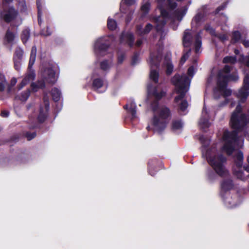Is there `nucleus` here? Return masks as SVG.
Wrapping results in <instances>:
<instances>
[{
  "mask_svg": "<svg viewBox=\"0 0 249 249\" xmlns=\"http://www.w3.org/2000/svg\"><path fill=\"white\" fill-rule=\"evenodd\" d=\"M9 112L7 111H2L1 112V116L3 117H8V115H9Z\"/></svg>",
  "mask_w": 249,
  "mask_h": 249,
  "instance_id": "603ef678",
  "label": "nucleus"
},
{
  "mask_svg": "<svg viewBox=\"0 0 249 249\" xmlns=\"http://www.w3.org/2000/svg\"><path fill=\"white\" fill-rule=\"evenodd\" d=\"M44 107L41 106L39 108L37 120L40 123L43 122L46 118L47 113L49 109V102L47 97L44 98Z\"/></svg>",
  "mask_w": 249,
  "mask_h": 249,
  "instance_id": "ddd939ff",
  "label": "nucleus"
},
{
  "mask_svg": "<svg viewBox=\"0 0 249 249\" xmlns=\"http://www.w3.org/2000/svg\"><path fill=\"white\" fill-rule=\"evenodd\" d=\"M183 127V123L181 121H174L172 123V129L174 131L180 130Z\"/></svg>",
  "mask_w": 249,
  "mask_h": 249,
  "instance_id": "c756f323",
  "label": "nucleus"
},
{
  "mask_svg": "<svg viewBox=\"0 0 249 249\" xmlns=\"http://www.w3.org/2000/svg\"><path fill=\"white\" fill-rule=\"evenodd\" d=\"M205 30L208 32L210 34H211L212 35H215V30L214 29H213L210 24H207L205 25L204 27Z\"/></svg>",
  "mask_w": 249,
  "mask_h": 249,
  "instance_id": "a19ab883",
  "label": "nucleus"
},
{
  "mask_svg": "<svg viewBox=\"0 0 249 249\" xmlns=\"http://www.w3.org/2000/svg\"><path fill=\"white\" fill-rule=\"evenodd\" d=\"M234 177L236 176L238 178H239L240 179H242L243 178V172H242L239 171V172H235L234 171Z\"/></svg>",
  "mask_w": 249,
  "mask_h": 249,
  "instance_id": "de8ad7c7",
  "label": "nucleus"
},
{
  "mask_svg": "<svg viewBox=\"0 0 249 249\" xmlns=\"http://www.w3.org/2000/svg\"><path fill=\"white\" fill-rule=\"evenodd\" d=\"M8 86V83L3 74H0V91H2Z\"/></svg>",
  "mask_w": 249,
  "mask_h": 249,
  "instance_id": "7c9ffc66",
  "label": "nucleus"
},
{
  "mask_svg": "<svg viewBox=\"0 0 249 249\" xmlns=\"http://www.w3.org/2000/svg\"><path fill=\"white\" fill-rule=\"evenodd\" d=\"M224 63H230L231 64L233 63V56H226L224 58L223 60Z\"/></svg>",
  "mask_w": 249,
  "mask_h": 249,
  "instance_id": "c03bdc74",
  "label": "nucleus"
},
{
  "mask_svg": "<svg viewBox=\"0 0 249 249\" xmlns=\"http://www.w3.org/2000/svg\"><path fill=\"white\" fill-rule=\"evenodd\" d=\"M21 19H20L19 23V24H20L21 23Z\"/></svg>",
  "mask_w": 249,
  "mask_h": 249,
  "instance_id": "338daca9",
  "label": "nucleus"
},
{
  "mask_svg": "<svg viewBox=\"0 0 249 249\" xmlns=\"http://www.w3.org/2000/svg\"><path fill=\"white\" fill-rule=\"evenodd\" d=\"M202 32L200 31L196 36H195V52L196 53L200 52V50L202 45V41H201V35L202 34Z\"/></svg>",
  "mask_w": 249,
  "mask_h": 249,
  "instance_id": "4be33fe9",
  "label": "nucleus"
},
{
  "mask_svg": "<svg viewBox=\"0 0 249 249\" xmlns=\"http://www.w3.org/2000/svg\"><path fill=\"white\" fill-rule=\"evenodd\" d=\"M241 41L242 44L246 48L249 47V40L241 39V34L238 31H234V42Z\"/></svg>",
  "mask_w": 249,
  "mask_h": 249,
  "instance_id": "393cba45",
  "label": "nucleus"
},
{
  "mask_svg": "<svg viewBox=\"0 0 249 249\" xmlns=\"http://www.w3.org/2000/svg\"><path fill=\"white\" fill-rule=\"evenodd\" d=\"M208 113L206 110V107L204 105L201 117L199 122V125L201 128L205 129L210 126V124L208 122Z\"/></svg>",
  "mask_w": 249,
  "mask_h": 249,
  "instance_id": "f3484780",
  "label": "nucleus"
},
{
  "mask_svg": "<svg viewBox=\"0 0 249 249\" xmlns=\"http://www.w3.org/2000/svg\"><path fill=\"white\" fill-rule=\"evenodd\" d=\"M147 129L148 130H150V126H148L147 127Z\"/></svg>",
  "mask_w": 249,
  "mask_h": 249,
  "instance_id": "0e129e2a",
  "label": "nucleus"
},
{
  "mask_svg": "<svg viewBox=\"0 0 249 249\" xmlns=\"http://www.w3.org/2000/svg\"><path fill=\"white\" fill-rule=\"evenodd\" d=\"M15 37V35L8 30L5 35V40L8 43H12L14 40Z\"/></svg>",
  "mask_w": 249,
  "mask_h": 249,
  "instance_id": "2f4dec72",
  "label": "nucleus"
},
{
  "mask_svg": "<svg viewBox=\"0 0 249 249\" xmlns=\"http://www.w3.org/2000/svg\"><path fill=\"white\" fill-rule=\"evenodd\" d=\"M247 161H248V163L249 164V156L247 158Z\"/></svg>",
  "mask_w": 249,
  "mask_h": 249,
  "instance_id": "052dcab7",
  "label": "nucleus"
},
{
  "mask_svg": "<svg viewBox=\"0 0 249 249\" xmlns=\"http://www.w3.org/2000/svg\"><path fill=\"white\" fill-rule=\"evenodd\" d=\"M157 162V161L156 160H150L148 161L149 173L150 175H151L152 176H153L155 175V172L152 171L150 169V168H151V166L155 164Z\"/></svg>",
  "mask_w": 249,
  "mask_h": 249,
  "instance_id": "ea45409f",
  "label": "nucleus"
},
{
  "mask_svg": "<svg viewBox=\"0 0 249 249\" xmlns=\"http://www.w3.org/2000/svg\"><path fill=\"white\" fill-rule=\"evenodd\" d=\"M13 0H3V1L6 3H9L13 1Z\"/></svg>",
  "mask_w": 249,
  "mask_h": 249,
  "instance_id": "4d7b16f0",
  "label": "nucleus"
},
{
  "mask_svg": "<svg viewBox=\"0 0 249 249\" xmlns=\"http://www.w3.org/2000/svg\"><path fill=\"white\" fill-rule=\"evenodd\" d=\"M224 142L222 151L225 152L228 155H231L233 152V131L229 132L225 131L223 137Z\"/></svg>",
  "mask_w": 249,
  "mask_h": 249,
  "instance_id": "1a4fd4ad",
  "label": "nucleus"
},
{
  "mask_svg": "<svg viewBox=\"0 0 249 249\" xmlns=\"http://www.w3.org/2000/svg\"><path fill=\"white\" fill-rule=\"evenodd\" d=\"M234 81H236V80H237L238 79V76H236L235 74H234Z\"/></svg>",
  "mask_w": 249,
  "mask_h": 249,
  "instance_id": "13d9d810",
  "label": "nucleus"
},
{
  "mask_svg": "<svg viewBox=\"0 0 249 249\" xmlns=\"http://www.w3.org/2000/svg\"><path fill=\"white\" fill-rule=\"evenodd\" d=\"M23 54V51L20 47H17L16 49L15 52L13 56V61L14 63V67L17 71H19L21 67V63Z\"/></svg>",
  "mask_w": 249,
  "mask_h": 249,
  "instance_id": "4468645a",
  "label": "nucleus"
},
{
  "mask_svg": "<svg viewBox=\"0 0 249 249\" xmlns=\"http://www.w3.org/2000/svg\"><path fill=\"white\" fill-rule=\"evenodd\" d=\"M124 108L128 109V111L131 114L132 119H134L137 117L136 105L134 102H132L129 105H126L124 106Z\"/></svg>",
  "mask_w": 249,
  "mask_h": 249,
  "instance_id": "5701e85b",
  "label": "nucleus"
},
{
  "mask_svg": "<svg viewBox=\"0 0 249 249\" xmlns=\"http://www.w3.org/2000/svg\"><path fill=\"white\" fill-rule=\"evenodd\" d=\"M52 95L55 102L59 101L61 97V92L57 88H54L52 90Z\"/></svg>",
  "mask_w": 249,
  "mask_h": 249,
  "instance_id": "bb28decb",
  "label": "nucleus"
},
{
  "mask_svg": "<svg viewBox=\"0 0 249 249\" xmlns=\"http://www.w3.org/2000/svg\"><path fill=\"white\" fill-rule=\"evenodd\" d=\"M92 88L98 92H103L107 89L103 79L96 76L94 73L92 76Z\"/></svg>",
  "mask_w": 249,
  "mask_h": 249,
  "instance_id": "f8f14e48",
  "label": "nucleus"
},
{
  "mask_svg": "<svg viewBox=\"0 0 249 249\" xmlns=\"http://www.w3.org/2000/svg\"><path fill=\"white\" fill-rule=\"evenodd\" d=\"M246 36H247V33H245V34H243V36H244V37H246Z\"/></svg>",
  "mask_w": 249,
  "mask_h": 249,
  "instance_id": "69168bd1",
  "label": "nucleus"
},
{
  "mask_svg": "<svg viewBox=\"0 0 249 249\" xmlns=\"http://www.w3.org/2000/svg\"><path fill=\"white\" fill-rule=\"evenodd\" d=\"M231 67L226 65L223 69L218 72L217 87L214 90V96L215 98L217 93H220L223 95L226 100V103L229 101L226 98L231 94V90L227 89V83L232 79L230 72L231 70Z\"/></svg>",
  "mask_w": 249,
  "mask_h": 249,
  "instance_id": "39448f33",
  "label": "nucleus"
},
{
  "mask_svg": "<svg viewBox=\"0 0 249 249\" xmlns=\"http://www.w3.org/2000/svg\"><path fill=\"white\" fill-rule=\"evenodd\" d=\"M194 32L190 30H186L183 36V45L185 48H190L193 40Z\"/></svg>",
  "mask_w": 249,
  "mask_h": 249,
  "instance_id": "dca6fc26",
  "label": "nucleus"
},
{
  "mask_svg": "<svg viewBox=\"0 0 249 249\" xmlns=\"http://www.w3.org/2000/svg\"><path fill=\"white\" fill-rule=\"evenodd\" d=\"M100 66L101 69L106 71L109 68L110 65L107 61H103L101 63Z\"/></svg>",
  "mask_w": 249,
  "mask_h": 249,
  "instance_id": "79ce46f5",
  "label": "nucleus"
},
{
  "mask_svg": "<svg viewBox=\"0 0 249 249\" xmlns=\"http://www.w3.org/2000/svg\"><path fill=\"white\" fill-rule=\"evenodd\" d=\"M142 43V41L141 40H139L136 42V45L137 46H140Z\"/></svg>",
  "mask_w": 249,
  "mask_h": 249,
  "instance_id": "5fc2aeb1",
  "label": "nucleus"
},
{
  "mask_svg": "<svg viewBox=\"0 0 249 249\" xmlns=\"http://www.w3.org/2000/svg\"><path fill=\"white\" fill-rule=\"evenodd\" d=\"M31 87L33 90L36 91L38 89L44 88L45 87V83L43 81H39L37 84L33 83L31 84Z\"/></svg>",
  "mask_w": 249,
  "mask_h": 249,
  "instance_id": "f704fd0d",
  "label": "nucleus"
},
{
  "mask_svg": "<svg viewBox=\"0 0 249 249\" xmlns=\"http://www.w3.org/2000/svg\"><path fill=\"white\" fill-rule=\"evenodd\" d=\"M18 16V12L13 7H9L7 10L0 12V18L7 22L15 19Z\"/></svg>",
  "mask_w": 249,
  "mask_h": 249,
  "instance_id": "9b49d317",
  "label": "nucleus"
},
{
  "mask_svg": "<svg viewBox=\"0 0 249 249\" xmlns=\"http://www.w3.org/2000/svg\"><path fill=\"white\" fill-rule=\"evenodd\" d=\"M217 10H218V11L220 10V9H219V8H217Z\"/></svg>",
  "mask_w": 249,
  "mask_h": 249,
  "instance_id": "774afa93",
  "label": "nucleus"
},
{
  "mask_svg": "<svg viewBox=\"0 0 249 249\" xmlns=\"http://www.w3.org/2000/svg\"><path fill=\"white\" fill-rule=\"evenodd\" d=\"M150 8V4L149 2H146L142 5L141 7V11L142 12V17L146 15L149 12Z\"/></svg>",
  "mask_w": 249,
  "mask_h": 249,
  "instance_id": "72a5a7b5",
  "label": "nucleus"
},
{
  "mask_svg": "<svg viewBox=\"0 0 249 249\" xmlns=\"http://www.w3.org/2000/svg\"><path fill=\"white\" fill-rule=\"evenodd\" d=\"M30 36V30L26 28L23 30L21 35V38L23 43H26L28 40Z\"/></svg>",
  "mask_w": 249,
  "mask_h": 249,
  "instance_id": "cd10ccee",
  "label": "nucleus"
},
{
  "mask_svg": "<svg viewBox=\"0 0 249 249\" xmlns=\"http://www.w3.org/2000/svg\"><path fill=\"white\" fill-rule=\"evenodd\" d=\"M36 136V133L34 132L32 133H27L26 134V137L27 138L28 140L30 141Z\"/></svg>",
  "mask_w": 249,
  "mask_h": 249,
  "instance_id": "49530a36",
  "label": "nucleus"
},
{
  "mask_svg": "<svg viewBox=\"0 0 249 249\" xmlns=\"http://www.w3.org/2000/svg\"><path fill=\"white\" fill-rule=\"evenodd\" d=\"M30 95V90L29 89H27L25 91H23L20 95L19 96L18 98L20 100L22 101H26L29 98Z\"/></svg>",
  "mask_w": 249,
  "mask_h": 249,
  "instance_id": "c9c22d12",
  "label": "nucleus"
},
{
  "mask_svg": "<svg viewBox=\"0 0 249 249\" xmlns=\"http://www.w3.org/2000/svg\"><path fill=\"white\" fill-rule=\"evenodd\" d=\"M136 0H122L120 3V11L122 12H124V4L126 6H131L136 3Z\"/></svg>",
  "mask_w": 249,
  "mask_h": 249,
  "instance_id": "c85d7f7f",
  "label": "nucleus"
},
{
  "mask_svg": "<svg viewBox=\"0 0 249 249\" xmlns=\"http://www.w3.org/2000/svg\"><path fill=\"white\" fill-rule=\"evenodd\" d=\"M156 52H152L150 53L148 63L150 66V78L155 83L158 82L159 74V72L154 70L155 68H157L159 67V62L161 59L162 52L163 49L162 44L156 47Z\"/></svg>",
  "mask_w": 249,
  "mask_h": 249,
  "instance_id": "423d86ee",
  "label": "nucleus"
},
{
  "mask_svg": "<svg viewBox=\"0 0 249 249\" xmlns=\"http://www.w3.org/2000/svg\"><path fill=\"white\" fill-rule=\"evenodd\" d=\"M191 51V49L189 48L187 52L182 55L180 60V63L181 64H183L185 62L186 60L188 59L190 54Z\"/></svg>",
  "mask_w": 249,
  "mask_h": 249,
  "instance_id": "4c0bfd02",
  "label": "nucleus"
},
{
  "mask_svg": "<svg viewBox=\"0 0 249 249\" xmlns=\"http://www.w3.org/2000/svg\"><path fill=\"white\" fill-rule=\"evenodd\" d=\"M234 53L236 54L234 56V63L239 61L242 63H245L247 66L249 67V55L245 57L242 55H239V51L237 50H234Z\"/></svg>",
  "mask_w": 249,
  "mask_h": 249,
  "instance_id": "a211bd4d",
  "label": "nucleus"
},
{
  "mask_svg": "<svg viewBox=\"0 0 249 249\" xmlns=\"http://www.w3.org/2000/svg\"><path fill=\"white\" fill-rule=\"evenodd\" d=\"M124 54H121L120 55L118 56V63H122L124 60Z\"/></svg>",
  "mask_w": 249,
  "mask_h": 249,
  "instance_id": "8fccbe9b",
  "label": "nucleus"
},
{
  "mask_svg": "<svg viewBox=\"0 0 249 249\" xmlns=\"http://www.w3.org/2000/svg\"><path fill=\"white\" fill-rule=\"evenodd\" d=\"M126 7L125 8L124 7V13H126V12H125V9L127 8V6H126Z\"/></svg>",
  "mask_w": 249,
  "mask_h": 249,
  "instance_id": "680f3d73",
  "label": "nucleus"
},
{
  "mask_svg": "<svg viewBox=\"0 0 249 249\" xmlns=\"http://www.w3.org/2000/svg\"><path fill=\"white\" fill-rule=\"evenodd\" d=\"M133 13H134L133 11L129 12V13L128 15V18L126 19V22L128 23L130 21V20L131 19Z\"/></svg>",
  "mask_w": 249,
  "mask_h": 249,
  "instance_id": "09e8293b",
  "label": "nucleus"
},
{
  "mask_svg": "<svg viewBox=\"0 0 249 249\" xmlns=\"http://www.w3.org/2000/svg\"><path fill=\"white\" fill-rule=\"evenodd\" d=\"M165 65L166 68V74L167 75L171 74L173 71V65L171 63L170 58L167 59Z\"/></svg>",
  "mask_w": 249,
  "mask_h": 249,
  "instance_id": "473e14b6",
  "label": "nucleus"
},
{
  "mask_svg": "<svg viewBox=\"0 0 249 249\" xmlns=\"http://www.w3.org/2000/svg\"><path fill=\"white\" fill-rule=\"evenodd\" d=\"M56 67L49 65L43 70L42 75L46 82L53 84L56 82Z\"/></svg>",
  "mask_w": 249,
  "mask_h": 249,
  "instance_id": "9d476101",
  "label": "nucleus"
},
{
  "mask_svg": "<svg viewBox=\"0 0 249 249\" xmlns=\"http://www.w3.org/2000/svg\"><path fill=\"white\" fill-rule=\"evenodd\" d=\"M199 140L203 145L201 150L202 156L207 159L216 173L223 178L220 184V195L224 203L228 208H232L233 199L230 191L233 189V182L229 171L223 164L226 161V158L221 154L217 155L214 149L206 151L205 147L210 144V140L206 139L202 136L200 137Z\"/></svg>",
  "mask_w": 249,
  "mask_h": 249,
  "instance_id": "f257e3e1",
  "label": "nucleus"
},
{
  "mask_svg": "<svg viewBox=\"0 0 249 249\" xmlns=\"http://www.w3.org/2000/svg\"><path fill=\"white\" fill-rule=\"evenodd\" d=\"M126 7L125 8L124 7V13H126V12H125V9L127 8V6H126Z\"/></svg>",
  "mask_w": 249,
  "mask_h": 249,
  "instance_id": "e2e57ef3",
  "label": "nucleus"
},
{
  "mask_svg": "<svg viewBox=\"0 0 249 249\" xmlns=\"http://www.w3.org/2000/svg\"><path fill=\"white\" fill-rule=\"evenodd\" d=\"M107 27L110 30H114L117 27V23L115 20L108 18L107 20Z\"/></svg>",
  "mask_w": 249,
  "mask_h": 249,
  "instance_id": "e433bc0d",
  "label": "nucleus"
},
{
  "mask_svg": "<svg viewBox=\"0 0 249 249\" xmlns=\"http://www.w3.org/2000/svg\"><path fill=\"white\" fill-rule=\"evenodd\" d=\"M151 107L154 113L153 119L154 131L160 133L165 128L170 118V109L165 107H159L157 101L151 104Z\"/></svg>",
  "mask_w": 249,
  "mask_h": 249,
  "instance_id": "20e7f679",
  "label": "nucleus"
},
{
  "mask_svg": "<svg viewBox=\"0 0 249 249\" xmlns=\"http://www.w3.org/2000/svg\"><path fill=\"white\" fill-rule=\"evenodd\" d=\"M36 54V47L35 46L32 47L31 53H30V57L29 62V68H31L33 65L34 64Z\"/></svg>",
  "mask_w": 249,
  "mask_h": 249,
  "instance_id": "a878e982",
  "label": "nucleus"
},
{
  "mask_svg": "<svg viewBox=\"0 0 249 249\" xmlns=\"http://www.w3.org/2000/svg\"><path fill=\"white\" fill-rule=\"evenodd\" d=\"M35 78V73L34 72H31L28 73L23 79L21 82L18 85V89H22L25 85H26L30 81L34 80Z\"/></svg>",
  "mask_w": 249,
  "mask_h": 249,
  "instance_id": "6ab92c4d",
  "label": "nucleus"
},
{
  "mask_svg": "<svg viewBox=\"0 0 249 249\" xmlns=\"http://www.w3.org/2000/svg\"><path fill=\"white\" fill-rule=\"evenodd\" d=\"M112 38L111 36H103L99 38L95 42L94 50L97 56H102L106 54L108 48L109 40Z\"/></svg>",
  "mask_w": 249,
  "mask_h": 249,
  "instance_id": "0eeeda50",
  "label": "nucleus"
},
{
  "mask_svg": "<svg viewBox=\"0 0 249 249\" xmlns=\"http://www.w3.org/2000/svg\"><path fill=\"white\" fill-rule=\"evenodd\" d=\"M220 38L222 40H225L227 39V36L225 35H223L221 36H220Z\"/></svg>",
  "mask_w": 249,
  "mask_h": 249,
  "instance_id": "6e6d98bb",
  "label": "nucleus"
},
{
  "mask_svg": "<svg viewBox=\"0 0 249 249\" xmlns=\"http://www.w3.org/2000/svg\"><path fill=\"white\" fill-rule=\"evenodd\" d=\"M249 95V74H246L243 80V85L236 93L239 103H245Z\"/></svg>",
  "mask_w": 249,
  "mask_h": 249,
  "instance_id": "6e6552de",
  "label": "nucleus"
},
{
  "mask_svg": "<svg viewBox=\"0 0 249 249\" xmlns=\"http://www.w3.org/2000/svg\"><path fill=\"white\" fill-rule=\"evenodd\" d=\"M230 125L231 128L233 127V113H231L230 120Z\"/></svg>",
  "mask_w": 249,
  "mask_h": 249,
  "instance_id": "3c124183",
  "label": "nucleus"
},
{
  "mask_svg": "<svg viewBox=\"0 0 249 249\" xmlns=\"http://www.w3.org/2000/svg\"><path fill=\"white\" fill-rule=\"evenodd\" d=\"M41 34L44 36H48L51 35V32L50 31H49V29L47 27L46 29H43L41 30Z\"/></svg>",
  "mask_w": 249,
  "mask_h": 249,
  "instance_id": "a18cd8bd",
  "label": "nucleus"
},
{
  "mask_svg": "<svg viewBox=\"0 0 249 249\" xmlns=\"http://www.w3.org/2000/svg\"><path fill=\"white\" fill-rule=\"evenodd\" d=\"M126 39L130 47H131L134 41L133 35L132 33H123L121 36L120 41L123 43L124 40Z\"/></svg>",
  "mask_w": 249,
  "mask_h": 249,
  "instance_id": "aec40b11",
  "label": "nucleus"
},
{
  "mask_svg": "<svg viewBox=\"0 0 249 249\" xmlns=\"http://www.w3.org/2000/svg\"><path fill=\"white\" fill-rule=\"evenodd\" d=\"M17 79L16 78H13L11 80V84L14 86L15 85L16 83H17Z\"/></svg>",
  "mask_w": 249,
  "mask_h": 249,
  "instance_id": "864d4df0",
  "label": "nucleus"
},
{
  "mask_svg": "<svg viewBox=\"0 0 249 249\" xmlns=\"http://www.w3.org/2000/svg\"><path fill=\"white\" fill-rule=\"evenodd\" d=\"M135 59H136V58H135V57H134V58H133V61H132V64H133V65H134V64L136 63V61H135Z\"/></svg>",
  "mask_w": 249,
  "mask_h": 249,
  "instance_id": "bf43d9fd",
  "label": "nucleus"
},
{
  "mask_svg": "<svg viewBox=\"0 0 249 249\" xmlns=\"http://www.w3.org/2000/svg\"><path fill=\"white\" fill-rule=\"evenodd\" d=\"M36 4L37 6L38 9V24H40L41 23V4L40 1L37 0L36 2Z\"/></svg>",
  "mask_w": 249,
  "mask_h": 249,
  "instance_id": "58836bf2",
  "label": "nucleus"
},
{
  "mask_svg": "<svg viewBox=\"0 0 249 249\" xmlns=\"http://www.w3.org/2000/svg\"><path fill=\"white\" fill-rule=\"evenodd\" d=\"M18 7L21 12H24L26 11L27 7L24 1H22L19 3Z\"/></svg>",
  "mask_w": 249,
  "mask_h": 249,
  "instance_id": "37998d69",
  "label": "nucleus"
},
{
  "mask_svg": "<svg viewBox=\"0 0 249 249\" xmlns=\"http://www.w3.org/2000/svg\"><path fill=\"white\" fill-rule=\"evenodd\" d=\"M195 73L194 68L191 66L187 71L188 74L191 77V78L183 74L181 75L176 74L172 79V83L175 86V92L178 94L175 98V102L179 104V109L183 112L186 110L188 104L186 100L182 99L189 89L191 78Z\"/></svg>",
  "mask_w": 249,
  "mask_h": 249,
  "instance_id": "7ed1b4c3",
  "label": "nucleus"
},
{
  "mask_svg": "<svg viewBox=\"0 0 249 249\" xmlns=\"http://www.w3.org/2000/svg\"><path fill=\"white\" fill-rule=\"evenodd\" d=\"M205 19V14L203 12H199L193 18L192 24L195 23L196 25H200Z\"/></svg>",
  "mask_w": 249,
  "mask_h": 249,
  "instance_id": "412c9836",
  "label": "nucleus"
},
{
  "mask_svg": "<svg viewBox=\"0 0 249 249\" xmlns=\"http://www.w3.org/2000/svg\"><path fill=\"white\" fill-rule=\"evenodd\" d=\"M147 92L149 96H153L157 100L160 99L166 93L164 91L160 90L159 87L153 88L151 85L147 87Z\"/></svg>",
  "mask_w": 249,
  "mask_h": 249,
  "instance_id": "2eb2a0df",
  "label": "nucleus"
},
{
  "mask_svg": "<svg viewBox=\"0 0 249 249\" xmlns=\"http://www.w3.org/2000/svg\"><path fill=\"white\" fill-rule=\"evenodd\" d=\"M142 25L138 26L137 28V32L140 36H142L145 34H148L152 29V25L148 23L146 25V27L143 30H142Z\"/></svg>",
  "mask_w": 249,
  "mask_h": 249,
  "instance_id": "b1692460",
  "label": "nucleus"
},
{
  "mask_svg": "<svg viewBox=\"0 0 249 249\" xmlns=\"http://www.w3.org/2000/svg\"><path fill=\"white\" fill-rule=\"evenodd\" d=\"M239 103L234 111V162L240 167L243 164V153L239 149L244 144V138L247 131V124H249V113L241 112L242 107Z\"/></svg>",
  "mask_w": 249,
  "mask_h": 249,
  "instance_id": "f03ea898",
  "label": "nucleus"
}]
</instances>
